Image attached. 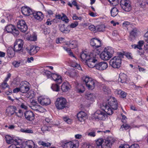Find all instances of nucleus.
Segmentation results:
<instances>
[{"label":"nucleus","mask_w":148,"mask_h":148,"mask_svg":"<svg viewBox=\"0 0 148 148\" xmlns=\"http://www.w3.org/2000/svg\"><path fill=\"white\" fill-rule=\"evenodd\" d=\"M24 60H20L18 61H14L12 62V64L15 67H18L20 65H23L24 64Z\"/></svg>","instance_id":"2f4dec72"},{"label":"nucleus","mask_w":148,"mask_h":148,"mask_svg":"<svg viewBox=\"0 0 148 148\" xmlns=\"http://www.w3.org/2000/svg\"><path fill=\"white\" fill-rule=\"evenodd\" d=\"M94 115L95 119L102 120H104L107 116L106 114L100 110H97L94 113Z\"/></svg>","instance_id":"9d476101"},{"label":"nucleus","mask_w":148,"mask_h":148,"mask_svg":"<svg viewBox=\"0 0 148 148\" xmlns=\"http://www.w3.org/2000/svg\"><path fill=\"white\" fill-rule=\"evenodd\" d=\"M16 51L12 47H9L8 49V55L9 57L12 58L14 56Z\"/></svg>","instance_id":"393cba45"},{"label":"nucleus","mask_w":148,"mask_h":148,"mask_svg":"<svg viewBox=\"0 0 148 148\" xmlns=\"http://www.w3.org/2000/svg\"><path fill=\"white\" fill-rule=\"evenodd\" d=\"M17 145L12 144L10 145L8 148H20L19 147H17L16 146Z\"/></svg>","instance_id":"774afa93"},{"label":"nucleus","mask_w":148,"mask_h":148,"mask_svg":"<svg viewBox=\"0 0 148 148\" xmlns=\"http://www.w3.org/2000/svg\"><path fill=\"white\" fill-rule=\"evenodd\" d=\"M96 61L95 62V65L94 67H95L96 69L100 70L103 71L106 69L108 67L107 63L105 62H101L97 63V60L96 59Z\"/></svg>","instance_id":"0eeeda50"},{"label":"nucleus","mask_w":148,"mask_h":148,"mask_svg":"<svg viewBox=\"0 0 148 148\" xmlns=\"http://www.w3.org/2000/svg\"><path fill=\"white\" fill-rule=\"evenodd\" d=\"M144 43V42L143 40H140L138 42V45H132V48L134 49L137 48L138 49H141V47L143 46Z\"/></svg>","instance_id":"c756f323"},{"label":"nucleus","mask_w":148,"mask_h":148,"mask_svg":"<svg viewBox=\"0 0 148 148\" xmlns=\"http://www.w3.org/2000/svg\"><path fill=\"white\" fill-rule=\"evenodd\" d=\"M26 50L29 54L30 55H33L37 52L39 50V48L35 46H30L29 49L27 47L26 48Z\"/></svg>","instance_id":"ddd939ff"},{"label":"nucleus","mask_w":148,"mask_h":148,"mask_svg":"<svg viewBox=\"0 0 148 148\" xmlns=\"http://www.w3.org/2000/svg\"><path fill=\"white\" fill-rule=\"evenodd\" d=\"M55 104L56 106L58 109L61 110L66 107V101L65 98L60 97L57 99Z\"/></svg>","instance_id":"20e7f679"},{"label":"nucleus","mask_w":148,"mask_h":148,"mask_svg":"<svg viewBox=\"0 0 148 148\" xmlns=\"http://www.w3.org/2000/svg\"><path fill=\"white\" fill-rule=\"evenodd\" d=\"M33 16L34 17V18L40 21H42L43 18V15L40 12L33 13Z\"/></svg>","instance_id":"412c9836"},{"label":"nucleus","mask_w":148,"mask_h":148,"mask_svg":"<svg viewBox=\"0 0 148 148\" xmlns=\"http://www.w3.org/2000/svg\"><path fill=\"white\" fill-rule=\"evenodd\" d=\"M119 10L116 8H113L110 11L111 16L115 17L118 14Z\"/></svg>","instance_id":"72a5a7b5"},{"label":"nucleus","mask_w":148,"mask_h":148,"mask_svg":"<svg viewBox=\"0 0 148 148\" xmlns=\"http://www.w3.org/2000/svg\"><path fill=\"white\" fill-rule=\"evenodd\" d=\"M20 130L21 132H23L28 133H33V130H32L30 129H21Z\"/></svg>","instance_id":"09e8293b"},{"label":"nucleus","mask_w":148,"mask_h":148,"mask_svg":"<svg viewBox=\"0 0 148 148\" xmlns=\"http://www.w3.org/2000/svg\"><path fill=\"white\" fill-rule=\"evenodd\" d=\"M43 73L44 75H46L49 77H51V76L52 74L51 72L47 70H45L43 71Z\"/></svg>","instance_id":"a18cd8bd"},{"label":"nucleus","mask_w":148,"mask_h":148,"mask_svg":"<svg viewBox=\"0 0 148 148\" xmlns=\"http://www.w3.org/2000/svg\"><path fill=\"white\" fill-rule=\"evenodd\" d=\"M17 27L22 32H25L27 29V26L24 20L19 21L17 23Z\"/></svg>","instance_id":"1a4fd4ad"},{"label":"nucleus","mask_w":148,"mask_h":148,"mask_svg":"<svg viewBox=\"0 0 148 148\" xmlns=\"http://www.w3.org/2000/svg\"><path fill=\"white\" fill-rule=\"evenodd\" d=\"M139 50H138L137 51L138 53L141 56H142V55H143L144 54L145 51L144 50H143L142 49V48H141V49H138Z\"/></svg>","instance_id":"6e6d98bb"},{"label":"nucleus","mask_w":148,"mask_h":148,"mask_svg":"<svg viewBox=\"0 0 148 148\" xmlns=\"http://www.w3.org/2000/svg\"><path fill=\"white\" fill-rule=\"evenodd\" d=\"M144 37L145 41L148 42V31L145 34Z\"/></svg>","instance_id":"69168bd1"},{"label":"nucleus","mask_w":148,"mask_h":148,"mask_svg":"<svg viewBox=\"0 0 148 148\" xmlns=\"http://www.w3.org/2000/svg\"><path fill=\"white\" fill-rule=\"evenodd\" d=\"M5 29L8 33H12L15 36H17L19 34V31L12 25L10 24L7 25L5 27Z\"/></svg>","instance_id":"423d86ee"},{"label":"nucleus","mask_w":148,"mask_h":148,"mask_svg":"<svg viewBox=\"0 0 148 148\" xmlns=\"http://www.w3.org/2000/svg\"><path fill=\"white\" fill-rule=\"evenodd\" d=\"M111 145L109 141L105 140L103 145V148H110Z\"/></svg>","instance_id":"f704fd0d"},{"label":"nucleus","mask_w":148,"mask_h":148,"mask_svg":"<svg viewBox=\"0 0 148 148\" xmlns=\"http://www.w3.org/2000/svg\"><path fill=\"white\" fill-rule=\"evenodd\" d=\"M37 39V37L35 35L31 36L29 38V40L30 41H35Z\"/></svg>","instance_id":"13d9d810"},{"label":"nucleus","mask_w":148,"mask_h":148,"mask_svg":"<svg viewBox=\"0 0 148 148\" xmlns=\"http://www.w3.org/2000/svg\"><path fill=\"white\" fill-rule=\"evenodd\" d=\"M22 13L24 15L29 16L32 13V10L27 6L22 7L21 8Z\"/></svg>","instance_id":"2eb2a0df"},{"label":"nucleus","mask_w":148,"mask_h":148,"mask_svg":"<svg viewBox=\"0 0 148 148\" xmlns=\"http://www.w3.org/2000/svg\"><path fill=\"white\" fill-rule=\"evenodd\" d=\"M130 127V126L128 124H123L121 126L120 129L124 128L125 130H127Z\"/></svg>","instance_id":"5fc2aeb1"},{"label":"nucleus","mask_w":148,"mask_h":148,"mask_svg":"<svg viewBox=\"0 0 148 148\" xmlns=\"http://www.w3.org/2000/svg\"><path fill=\"white\" fill-rule=\"evenodd\" d=\"M34 60V58L33 57H31L30 58H28L27 61H25L24 60V62L25 63H26L27 62L28 63H30L31 62V61H33Z\"/></svg>","instance_id":"e2e57ef3"},{"label":"nucleus","mask_w":148,"mask_h":148,"mask_svg":"<svg viewBox=\"0 0 148 148\" xmlns=\"http://www.w3.org/2000/svg\"><path fill=\"white\" fill-rule=\"evenodd\" d=\"M42 131L44 132L46 131H49V127L47 126L44 125L41 128Z\"/></svg>","instance_id":"4d7b16f0"},{"label":"nucleus","mask_w":148,"mask_h":148,"mask_svg":"<svg viewBox=\"0 0 148 148\" xmlns=\"http://www.w3.org/2000/svg\"><path fill=\"white\" fill-rule=\"evenodd\" d=\"M78 25V22L77 21H75L74 23H72L70 27L72 28H73L76 27Z\"/></svg>","instance_id":"052dcab7"},{"label":"nucleus","mask_w":148,"mask_h":148,"mask_svg":"<svg viewBox=\"0 0 148 148\" xmlns=\"http://www.w3.org/2000/svg\"><path fill=\"white\" fill-rule=\"evenodd\" d=\"M100 57L101 59L104 60H109L112 57L106 51H103L100 54Z\"/></svg>","instance_id":"6ab92c4d"},{"label":"nucleus","mask_w":148,"mask_h":148,"mask_svg":"<svg viewBox=\"0 0 148 148\" xmlns=\"http://www.w3.org/2000/svg\"><path fill=\"white\" fill-rule=\"evenodd\" d=\"M23 44L24 42L23 41L20 39H16L14 43V44L17 45H20L22 47H23Z\"/></svg>","instance_id":"4c0bfd02"},{"label":"nucleus","mask_w":148,"mask_h":148,"mask_svg":"<svg viewBox=\"0 0 148 148\" xmlns=\"http://www.w3.org/2000/svg\"><path fill=\"white\" fill-rule=\"evenodd\" d=\"M38 102L42 106H46L49 105L51 103L50 99L42 97H39L38 98Z\"/></svg>","instance_id":"f8f14e48"},{"label":"nucleus","mask_w":148,"mask_h":148,"mask_svg":"<svg viewBox=\"0 0 148 148\" xmlns=\"http://www.w3.org/2000/svg\"><path fill=\"white\" fill-rule=\"evenodd\" d=\"M51 77L58 83L60 84L62 82L61 77L57 74H52L51 76Z\"/></svg>","instance_id":"4be33fe9"},{"label":"nucleus","mask_w":148,"mask_h":148,"mask_svg":"<svg viewBox=\"0 0 148 148\" xmlns=\"http://www.w3.org/2000/svg\"><path fill=\"white\" fill-rule=\"evenodd\" d=\"M74 143L72 142H67L64 143L62 145L64 148H73Z\"/></svg>","instance_id":"a878e982"},{"label":"nucleus","mask_w":148,"mask_h":148,"mask_svg":"<svg viewBox=\"0 0 148 148\" xmlns=\"http://www.w3.org/2000/svg\"><path fill=\"white\" fill-rule=\"evenodd\" d=\"M26 145L28 148H32V145H34V143L32 141H28L26 142Z\"/></svg>","instance_id":"c03bdc74"},{"label":"nucleus","mask_w":148,"mask_h":148,"mask_svg":"<svg viewBox=\"0 0 148 148\" xmlns=\"http://www.w3.org/2000/svg\"><path fill=\"white\" fill-rule=\"evenodd\" d=\"M120 5L122 8L126 12H129L131 10V3L129 0H121Z\"/></svg>","instance_id":"39448f33"},{"label":"nucleus","mask_w":148,"mask_h":148,"mask_svg":"<svg viewBox=\"0 0 148 148\" xmlns=\"http://www.w3.org/2000/svg\"><path fill=\"white\" fill-rule=\"evenodd\" d=\"M1 87L3 89H5L6 88L9 87V86L7 83V82H4L2 84Z\"/></svg>","instance_id":"864d4df0"},{"label":"nucleus","mask_w":148,"mask_h":148,"mask_svg":"<svg viewBox=\"0 0 148 148\" xmlns=\"http://www.w3.org/2000/svg\"><path fill=\"white\" fill-rule=\"evenodd\" d=\"M80 57L84 64L87 65L90 68H94V66L95 65V63L97 61L95 58L92 57L90 55H87L84 52L81 53Z\"/></svg>","instance_id":"f257e3e1"},{"label":"nucleus","mask_w":148,"mask_h":148,"mask_svg":"<svg viewBox=\"0 0 148 148\" xmlns=\"http://www.w3.org/2000/svg\"><path fill=\"white\" fill-rule=\"evenodd\" d=\"M61 19L62 21H65L66 23H67L69 22V19L65 14L63 15V16L61 18Z\"/></svg>","instance_id":"8fccbe9b"},{"label":"nucleus","mask_w":148,"mask_h":148,"mask_svg":"<svg viewBox=\"0 0 148 148\" xmlns=\"http://www.w3.org/2000/svg\"><path fill=\"white\" fill-rule=\"evenodd\" d=\"M64 25H63L61 26L60 27V30L64 33H66V32H68V30H67L65 29V28L64 27Z\"/></svg>","instance_id":"3c124183"},{"label":"nucleus","mask_w":148,"mask_h":148,"mask_svg":"<svg viewBox=\"0 0 148 148\" xmlns=\"http://www.w3.org/2000/svg\"><path fill=\"white\" fill-rule=\"evenodd\" d=\"M29 83L27 81H23L20 84V88L21 92L23 93L27 92L29 88Z\"/></svg>","instance_id":"9b49d317"},{"label":"nucleus","mask_w":148,"mask_h":148,"mask_svg":"<svg viewBox=\"0 0 148 148\" xmlns=\"http://www.w3.org/2000/svg\"><path fill=\"white\" fill-rule=\"evenodd\" d=\"M58 84H59L57 82H56V84H52L51 88L53 91H58L59 90L60 88L59 86H58Z\"/></svg>","instance_id":"c9c22d12"},{"label":"nucleus","mask_w":148,"mask_h":148,"mask_svg":"<svg viewBox=\"0 0 148 148\" xmlns=\"http://www.w3.org/2000/svg\"><path fill=\"white\" fill-rule=\"evenodd\" d=\"M97 31L98 32H103L104 30L105 26L104 25H98L96 27Z\"/></svg>","instance_id":"ea45409f"},{"label":"nucleus","mask_w":148,"mask_h":148,"mask_svg":"<svg viewBox=\"0 0 148 148\" xmlns=\"http://www.w3.org/2000/svg\"><path fill=\"white\" fill-rule=\"evenodd\" d=\"M106 51L112 57V54L114 52V49L113 48L111 47H108Z\"/></svg>","instance_id":"a19ab883"},{"label":"nucleus","mask_w":148,"mask_h":148,"mask_svg":"<svg viewBox=\"0 0 148 148\" xmlns=\"http://www.w3.org/2000/svg\"><path fill=\"white\" fill-rule=\"evenodd\" d=\"M86 114L83 111L79 112L77 115V117L78 120L80 122L84 121L86 118Z\"/></svg>","instance_id":"aec40b11"},{"label":"nucleus","mask_w":148,"mask_h":148,"mask_svg":"<svg viewBox=\"0 0 148 148\" xmlns=\"http://www.w3.org/2000/svg\"><path fill=\"white\" fill-rule=\"evenodd\" d=\"M130 148H139V147L138 145L135 144L131 145Z\"/></svg>","instance_id":"338daca9"},{"label":"nucleus","mask_w":148,"mask_h":148,"mask_svg":"<svg viewBox=\"0 0 148 148\" xmlns=\"http://www.w3.org/2000/svg\"><path fill=\"white\" fill-rule=\"evenodd\" d=\"M8 114L11 115H12L15 113V110H16V108L15 106H11L8 108Z\"/></svg>","instance_id":"bb28decb"},{"label":"nucleus","mask_w":148,"mask_h":148,"mask_svg":"<svg viewBox=\"0 0 148 148\" xmlns=\"http://www.w3.org/2000/svg\"><path fill=\"white\" fill-rule=\"evenodd\" d=\"M63 48L65 50H66V51L68 52L70 56L73 58H75L76 59L75 56L73 54L72 52L71 51V50L69 48H67V47H64Z\"/></svg>","instance_id":"37998d69"},{"label":"nucleus","mask_w":148,"mask_h":148,"mask_svg":"<svg viewBox=\"0 0 148 148\" xmlns=\"http://www.w3.org/2000/svg\"><path fill=\"white\" fill-rule=\"evenodd\" d=\"M82 79L83 84L86 85L88 89L92 90L95 88L96 83L95 80L87 76H83Z\"/></svg>","instance_id":"f03ea898"},{"label":"nucleus","mask_w":148,"mask_h":148,"mask_svg":"<svg viewBox=\"0 0 148 148\" xmlns=\"http://www.w3.org/2000/svg\"><path fill=\"white\" fill-rule=\"evenodd\" d=\"M38 143L39 145H42L43 147H49L51 145L50 143H45L41 140L38 141Z\"/></svg>","instance_id":"e433bc0d"},{"label":"nucleus","mask_w":148,"mask_h":148,"mask_svg":"<svg viewBox=\"0 0 148 148\" xmlns=\"http://www.w3.org/2000/svg\"><path fill=\"white\" fill-rule=\"evenodd\" d=\"M70 85L67 82H64L61 86V89L63 92H66L70 88Z\"/></svg>","instance_id":"5701e85b"},{"label":"nucleus","mask_w":148,"mask_h":148,"mask_svg":"<svg viewBox=\"0 0 148 148\" xmlns=\"http://www.w3.org/2000/svg\"><path fill=\"white\" fill-rule=\"evenodd\" d=\"M103 90L106 94H108L110 92V90L107 86H103L102 87Z\"/></svg>","instance_id":"58836bf2"},{"label":"nucleus","mask_w":148,"mask_h":148,"mask_svg":"<svg viewBox=\"0 0 148 148\" xmlns=\"http://www.w3.org/2000/svg\"><path fill=\"white\" fill-rule=\"evenodd\" d=\"M70 75L72 77H73L76 75V73L74 70H73L69 73Z\"/></svg>","instance_id":"680f3d73"},{"label":"nucleus","mask_w":148,"mask_h":148,"mask_svg":"<svg viewBox=\"0 0 148 148\" xmlns=\"http://www.w3.org/2000/svg\"><path fill=\"white\" fill-rule=\"evenodd\" d=\"M127 75L124 74H121L119 75V78L118 79V81L122 83H125L126 82Z\"/></svg>","instance_id":"cd10ccee"},{"label":"nucleus","mask_w":148,"mask_h":148,"mask_svg":"<svg viewBox=\"0 0 148 148\" xmlns=\"http://www.w3.org/2000/svg\"><path fill=\"white\" fill-rule=\"evenodd\" d=\"M89 29L91 31H95L96 29V27L93 25H90L88 27Z\"/></svg>","instance_id":"bf43d9fd"},{"label":"nucleus","mask_w":148,"mask_h":148,"mask_svg":"<svg viewBox=\"0 0 148 148\" xmlns=\"http://www.w3.org/2000/svg\"><path fill=\"white\" fill-rule=\"evenodd\" d=\"M111 4L113 6H116L119 3L118 0H108Z\"/></svg>","instance_id":"de8ad7c7"},{"label":"nucleus","mask_w":148,"mask_h":148,"mask_svg":"<svg viewBox=\"0 0 148 148\" xmlns=\"http://www.w3.org/2000/svg\"><path fill=\"white\" fill-rule=\"evenodd\" d=\"M103 142V140L102 139H98L96 141V143L97 145H102V144Z\"/></svg>","instance_id":"603ef678"},{"label":"nucleus","mask_w":148,"mask_h":148,"mask_svg":"<svg viewBox=\"0 0 148 148\" xmlns=\"http://www.w3.org/2000/svg\"><path fill=\"white\" fill-rule=\"evenodd\" d=\"M20 91H21L20 88H16L13 90V92L14 93H17Z\"/></svg>","instance_id":"0e129e2a"},{"label":"nucleus","mask_w":148,"mask_h":148,"mask_svg":"<svg viewBox=\"0 0 148 148\" xmlns=\"http://www.w3.org/2000/svg\"><path fill=\"white\" fill-rule=\"evenodd\" d=\"M30 107L32 110L36 111L39 110V109H40L41 107V106L39 105H37L36 106H30Z\"/></svg>","instance_id":"49530a36"},{"label":"nucleus","mask_w":148,"mask_h":148,"mask_svg":"<svg viewBox=\"0 0 148 148\" xmlns=\"http://www.w3.org/2000/svg\"><path fill=\"white\" fill-rule=\"evenodd\" d=\"M63 48L65 50H66V51L68 52L70 56L73 58H75L76 59L75 56L73 54L72 52L71 51V50L69 48H67V47H64Z\"/></svg>","instance_id":"79ce46f5"},{"label":"nucleus","mask_w":148,"mask_h":148,"mask_svg":"<svg viewBox=\"0 0 148 148\" xmlns=\"http://www.w3.org/2000/svg\"><path fill=\"white\" fill-rule=\"evenodd\" d=\"M108 104L113 109L116 110L118 107L117 101L114 97H112L110 99Z\"/></svg>","instance_id":"4468645a"},{"label":"nucleus","mask_w":148,"mask_h":148,"mask_svg":"<svg viewBox=\"0 0 148 148\" xmlns=\"http://www.w3.org/2000/svg\"><path fill=\"white\" fill-rule=\"evenodd\" d=\"M85 97L88 100L94 101L96 99L95 96L92 93H86Z\"/></svg>","instance_id":"b1692460"},{"label":"nucleus","mask_w":148,"mask_h":148,"mask_svg":"<svg viewBox=\"0 0 148 148\" xmlns=\"http://www.w3.org/2000/svg\"><path fill=\"white\" fill-rule=\"evenodd\" d=\"M119 56H115L110 61V64L114 68H119L121 66V58L123 57V54L121 53Z\"/></svg>","instance_id":"7ed1b4c3"},{"label":"nucleus","mask_w":148,"mask_h":148,"mask_svg":"<svg viewBox=\"0 0 148 148\" xmlns=\"http://www.w3.org/2000/svg\"><path fill=\"white\" fill-rule=\"evenodd\" d=\"M23 47L14 44L13 49L16 52L20 53L21 52L23 51Z\"/></svg>","instance_id":"7c9ffc66"},{"label":"nucleus","mask_w":148,"mask_h":148,"mask_svg":"<svg viewBox=\"0 0 148 148\" xmlns=\"http://www.w3.org/2000/svg\"><path fill=\"white\" fill-rule=\"evenodd\" d=\"M90 44L93 48H99L102 46L101 41L96 38L91 39L90 40Z\"/></svg>","instance_id":"6e6552de"},{"label":"nucleus","mask_w":148,"mask_h":148,"mask_svg":"<svg viewBox=\"0 0 148 148\" xmlns=\"http://www.w3.org/2000/svg\"><path fill=\"white\" fill-rule=\"evenodd\" d=\"M25 118L28 121H32L34 119V114L32 111H28L24 113Z\"/></svg>","instance_id":"dca6fc26"},{"label":"nucleus","mask_w":148,"mask_h":148,"mask_svg":"<svg viewBox=\"0 0 148 148\" xmlns=\"http://www.w3.org/2000/svg\"><path fill=\"white\" fill-rule=\"evenodd\" d=\"M102 109L109 115H112L113 113L112 109L110 107V106L107 105L106 104H103L102 106Z\"/></svg>","instance_id":"a211bd4d"},{"label":"nucleus","mask_w":148,"mask_h":148,"mask_svg":"<svg viewBox=\"0 0 148 148\" xmlns=\"http://www.w3.org/2000/svg\"><path fill=\"white\" fill-rule=\"evenodd\" d=\"M66 45H69L70 48L72 49L77 47V42L76 41H70L69 43H66Z\"/></svg>","instance_id":"c85d7f7f"},{"label":"nucleus","mask_w":148,"mask_h":148,"mask_svg":"<svg viewBox=\"0 0 148 148\" xmlns=\"http://www.w3.org/2000/svg\"><path fill=\"white\" fill-rule=\"evenodd\" d=\"M138 31L136 29H133L130 32V37L132 38H134L137 35Z\"/></svg>","instance_id":"473e14b6"},{"label":"nucleus","mask_w":148,"mask_h":148,"mask_svg":"<svg viewBox=\"0 0 148 148\" xmlns=\"http://www.w3.org/2000/svg\"><path fill=\"white\" fill-rule=\"evenodd\" d=\"M7 143L8 144H11L14 143L13 144L18 145L19 143L16 139H14L10 136L7 135L5 137Z\"/></svg>","instance_id":"f3484780"}]
</instances>
